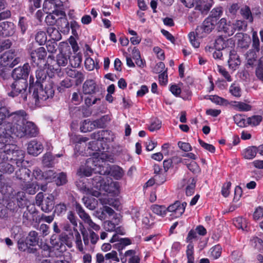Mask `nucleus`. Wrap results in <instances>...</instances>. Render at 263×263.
Masks as SVG:
<instances>
[{"instance_id":"nucleus-49","label":"nucleus","mask_w":263,"mask_h":263,"mask_svg":"<svg viewBox=\"0 0 263 263\" xmlns=\"http://www.w3.org/2000/svg\"><path fill=\"white\" fill-rule=\"evenodd\" d=\"M222 14V9L221 7H216L212 9L211 11V14L210 16L208 17H211L212 20L215 18L214 23L216 21L217 19H218Z\"/></svg>"},{"instance_id":"nucleus-34","label":"nucleus","mask_w":263,"mask_h":263,"mask_svg":"<svg viewBox=\"0 0 263 263\" xmlns=\"http://www.w3.org/2000/svg\"><path fill=\"white\" fill-rule=\"evenodd\" d=\"M240 13L243 18L248 20L249 22L252 23L253 22V18L252 13L248 6H245L244 7L241 8Z\"/></svg>"},{"instance_id":"nucleus-17","label":"nucleus","mask_w":263,"mask_h":263,"mask_svg":"<svg viewBox=\"0 0 263 263\" xmlns=\"http://www.w3.org/2000/svg\"><path fill=\"white\" fill-rule=\"evenodd\" d=\"M97 85L92 80H86L83 85V92L84 94H92L96 92Z\"/></svg>"},{"instance_id":"nucleus-1","label":"nucleus","mask_w":263,"mask_h":263,"mask_svg":"<svg viewBox=\"0 0 263 263\" xmlns=\"http://www.w3.org/2000/svg\"><path fill=\"white\" fill-rule=\"evenodd\" d=\"M28 118L24 110L10 111L0 101V137L8 138L12 135L18 138L36 137L38 128L33 122L27 121Z\"/></svg>"},{"instance_id":"nucleus-13","label":"nucleus","mask_w":263,"mask_h":263,"mask_svg":"<svg viewBox=\"0 0 263 263\" xmlns=\"http://www.w3.org/2000/svg\"><path fill=\"white\" fill-rule=\"evenodd\" d=\"M93 159H88L84 165H82L77 172V175L80 177H88L91 175L93 171V168H91L90 164H93Z\"/></svg>"},{"instance_id":"nucleus-23","label":"nucleus","mask_w":263,"mask_h":263,"mask_svg":"<svg viewBox=\"0 0 263 263\" xmlns=\"http://www.w3.org/2000/svg\"><path fill=\"white\" fill-rule=\"evenodd\" d=\"M246 67H253L256 61L257 55L253 50H248L246 54Z\"/></svg>"},{"instance_id":"nucleus-64","label":"nucleus","mask_w":263,"mask_h":263,"mask_svg":"<svg viewBox=\"0 0 263 263\" xmlns=\"http://www.w3.org/2000/svg\"><path fill=\"white\" fill-rule=\"evenodd\" d=\"M67 210V207L64 203H60L55 205L54 213L58 215H61L64 214Z\"/></svg>"},{"instance_id":"nucleus-38","label":"nucleus","mask_w":263,"mask_h":263,"mask_svg":"<svg viewBox=\"0 0 263 263\" xmlns=\"http://www.w3.org/2000/svg\"><path fill=\"white\" fill-rule=\"evenodd\" d=\"M101 141L111 142L114 139V135L110 130H101Z\"/></svg>"},{"instance_id":"nucleus-22","label":"nucleus","mask_w":263,"mask_h":263,"mask_svg":"<svg viewBox=\"0 0 263 263\" xmlns=\"http://www.w3.org/2000/svg\"><path fill=\"white\" fill-rule=\"evenodd\" d=\"M59 239L69 248H71L72 246V241L74 240L73 232H70L68 234L66 233H62L60 235Z\"/></svg>"},{"instance_id":"nucleus-5","label":"nucleus","mask_w":263,"mask_h":263,"mask_svg":"<svg viewBox=\"0 0 263 263\" xmlns=\"http://www.w3.org/2000/svg\"><path fill=\"white\" fill-rule=\"evenodd\" d=\"M92 184L97 190L110 192L109 186H115L116 183L111 181V179L107 176L96 174L92 179Z\"/></svg>"},{"instance_id":"nucleus-48","label":"nucleus","mask_w":263,"mask_h":263,"mask_svg":"<svg viewBox=\"0 0 263 263\" xmlns=\"http://www.w3.org/2000/svg\"><path fill=\"white\" fill-rule=\"evenodd\" d=\"M53 158L50 153H47L44 154L43 157V163L44 166L51 167L53 164Z\"/></svg>"},{"instance_id":"nucleus-16","label":"nucleus","mask_w":263,"mask_h":263,"mask_svg":"<svg viewBox=\"0 0 263 263\" xmlns=\"http://www.w3.org/2000/svg\"><path fill=\"white\" fill-rule=\"evenodd\" d=\"M39 206H41V210L45 213L51 212L54 208L53 196L52 195H49L44 199V200Z\"/></svg>"},{"instance_id":"nucleus-51","label":"nucleus","mask_w":263,"mask_h":263,"mask_svg":"<svg viewBox=\"0 0 263 263\" xmlns=\"http://www.w3.org/2000/svg\"><path fill=\"white\" fill-rule=\"evenodd\" d=\"M211 255L214 259L219 258L221 254L222 248L220 245H216L211 249Z\"/></svg>"},{"instance_id":"nucleus-32","label":"nucleus","mask_w":263,"mask_h":263,"mask_svg":"<svg viewBox=\"0 0 263 263\" xmlns=\"http://www.w3.org/2000/svg\"><path fill=\"white\" fill-rule=\"evenodd\" d=\"M92 121L89 119L83 120L80 124V130L83 133L90 132L94 129Z\"/></svg>"},{"instance_id":"nucleus-53","label":"nucleus","mask_w":263,"mask_h":263,"mask_svg":"<svg viewBox=\"0 0 263 263\" xmlns=\"http://www.w3.org/2000/svg\"><path fill=\"white\" fill-rule=\"evenodd\" d=\"M117 225V223H115L111 220H106L103 223V228L106 231L114 232Z\"/></svg>"},{"instance_id":"nucleus-27","label":"nucleus","mask_w":263,"mask_h":263,"mask_svg":"<svg viewBox=\"0 0 263 263\" xmlns=\"http://www.w3.org/2000/svg\"><path fill=\"white\" fill-rule=\"evenodd\" d=\"M257 152V147L251 146L245 149L243 155L245 159H252L256 156Z\"/></svg>"},{"instance_id":"nucleus-52","label":"nucleus","mask_w":263,"mask_h":263,"mask_svg":"<svg viewBox=\"0 0 263 263\" xmlns=\"http://www.w3.org/2000/svg\"><path fill=\"white\" fill-rule=\"evenodd\" d=\"M55 181L57 185H62L65 184L67 182L66 175L64 173H60L59 174H57V177L55 178Z\"/></svg>"},{"instance_id":"nucleus-14","label":"nucleus","mask_w":263,"mask_h":263,"mask_svg":"<svg viewBox=\"0 0 263 263\" xmlns=\"http://www.w3.org/2000/svg\"><path fill=\"white\" fill-rule=\"evenodd\" d=\"M110 242H117L114 245L115 248L118 249V251L122 250L126 246L129 245L131 243V241L129 239L127 238H120L118 235L114 234L111 239L110 240Z\"/></svg>"},{"instance_id":"nucleus-60","label":"nucleus","mask_w":263,"mask_h":263,"mask_svg":"<svg viewBox=\"0 0 263 263\" xmlns=\"http://www.w3.org/2000/svg\"><path fill=\"white\" fill-rule=\"evenodd\" d=\"M46 47L49 52L54 53L57 49V43L55 41L49 40L46 43Z\"/></svg>"},{"instance_id":"nucleus-9","label":"nucleus","mask_w":263,"mask_h":263,"mask_svg":"<svg viewBox=\"0 0 263 263\" xmlns=\"http://www.w3.org/2000/svg\"><path fill=\"white\" fill-rule=\"evenodd\" d=\"M47 52L44 47H41L30 52V56L32 62L35 65L39 66L42 62H44Z\"/></svg>"},{"instance_id":"nucleus-56","label":"nucleus","mask_w":263,"mask_h":263,"mask_svg":"<svg viewBox=\"0 0 263 263\" xmlns=\"http://www.w3.org/2000/svg\"><path fill=\"white\" fill-rule=\"evenodd\" d=\"M57 5L55 0L46 1L43 5L44 9L45 11L51 10V11L52 10H55V8Z\"/></svg>"},{"instance_id":"nucleus-11","label":"nucleus","mask_w":263,"mask_h":263,"mask_svg":"<svg viewBox=\"0 0 263 263\" xmlns=\"http://www.w3.org/2000/svg\"><path fill=\"white\" fill-rule=\"evenodd\" d=\"M43 150L42 144L34 139L28 143L27 152L29 155L33 156H37L40 154Z\"/></svg>"},{"instance_id":"nucleus-39","label":"nucleus","mask_w":263,"mask_h":263,"mask_svg":"<svg viewBox=\"0 0 263 263\" xmlns=\"http://www.w3.org/2000/svg\"><path fill=\"white\" fill-rule=\"evenodd\" d=\"M196 180L194 178H191L189 180V184L186 187L185 193L186 196H190L192 195L195 191Z\"/></svg>"},{"instance_id":"nucleus-57","label":"nucleus","mask_w":263,"mask_h":263,"mask_svg":"<svg viewBox=\"0 0 263 263\" xmlns=\"http://www.w3.org/2000/svg\"><path fill=\"white\" fill-rule=\"evenodd\" d=\"M81 62V58L79 55H74L69 58V63L72 67H78L80 65Z\"/></svg>"},{"instance_id":"nucleus-29","label":"nucleus","mask_w":263,"mask_h":263,"mask_svg":"<svg viewBox=\"0 0 263 263\" xmlns=\"http://www.w3.org/2000/svg\"><path fill=\"white\" fill-rule=\"evenodd\" d=\"M110 168L108 164L107 165H99L95 168H93L95 174H99L102 176H106L110 172Z\"/></svg>"},{"instance_id":"nucleus-2","label":"nucleus","mask_w":263,"mask_h":263,"mask_svg":"<svg viewBox=\"0 0 263 263\" xmlns=\"http://www.w3.org/2000/svg\"><path fill=\"white\" fill-rule=\"evenodd\" d=\"M33 78L30 77V87L29 91L33 92L32 96L35 99V103L41 101H46L49 98H52L54 94L53 83L52 81H48L44 84H33Z\"/></svg>"},{"instance_id":"nucleus-31","label":"nucleus","mask_w":263,"mask_h":263,"mask_svg":"<svg viewBox=\"0 0 263 263\" xmlns=\"http://www.w3.org/2000/svg\"><path fill=\"white\" fill-rule=\"evenodd\" d=\"M36 81L35 84H39V85L41 84H45V82L46 83H48V82H46L45 80L47 78V72L44 70V69H40L37 70L36 71Z\"/></svg>"},{"instance_id":"nucleus-63","label":"nucleus","mask_w":263,"mask_h":263,"mask_svg":"<svg viewBox=\"0 0 263 263\" xmlns=\"http://www.w3.org/2000/svg\"><path fill=\"white\" fill-rule=\"evenodd\" d=\"M188 169L194 174H198L200 172V168L197 163L194 161L191 162L186 165Z\"/></svg>"},{"instance_id":"nucleus-15","label":"nucleus","mask_w":263,"mask_h":263,"mask_svg":"<svg viewBox=\"0 0 263 263\" xmlns=\"http://www.w3.org/2000/svg\"><path fill=\"white\" fill-rule=\"evenodd\" d=\"M31 173L30 170L27 167H21L16 171L15 176L17 179L23 182H29Z\"/></svg>"},{"instance_id":"nucleus-21","label":"nucleus","mask_w":263,"mask_h":263,"mask_svg":"<svg viewBox=\"0 0 263 263\" xmlns=\"http://www.w3.org/2000/svg\"><path fill=\"white\" fill-rule=\"evenodd\" d=\"M14 57L15 55L14 52L9 51L5 52L0 56V65L3 66L9 65Z\"/></svg>"},{"instance_id":"nucleus-30","label":"nucleus","mask_w":263,"mask_h":263,"mask_svg":"<svg viewBox=\"0 0 263 263\" xmlns=\"http://www.w3.org/2000/svg\"><path fill=\"white\" fill-rule=\"evenodd\" d=\"M47 32L51 37V40L57 41L61 39V34L59 30L52 26L48 27Z\"/></svg>"},{"instance_id":"nucleus-4","label":"nucleus","mask_w":263,"mask_h":263,"mask_svg":"<svg viewBox=\"0 0 263 263\" xmlns=\"http://www.w3.org/2000/svg\"><path fill=\"white\" fill-rule=\"evenodd\" d=\"M27 86V80H15L10 85L9 89H11V91L8 93V95L9 96L14 97L20 94L24 101H26Z\"/></svg>"},{"instance_id":"nucleus-61","label":"nucleus","mask_w":263,"mask_h":263,"mask_svg":"<svg viewBox=\"0 0 263 263\" xmlns=\"http://www.w3.org/2000/svg\"><path fill=\"white\" fill-rule=\"evenodd\" d=\"M161 126V121L158 119H155L148 126V129L151 132L158 130Z\"/></svg>"},{"instance_id":"nucleus-18","label":"nucleus","mask_w":263,"mask_h":263,"mask_svg":"<svg viewBox=\"0 0 263 263\" xmlns=\"http://www.w3.org/2000/svg\"><path fill=\"white\" fill-rule=\"evenodd\" d=\"M213 5L212 0H209L207 3L202 2L199 0L198 4L196 5L195 10H199L202 14H206Z\"/></svg>"},{"instance_id":"nucleus-55","label":"nucleus","mask_w":263,"mask_h":263,"mask_svg":"<svg viewBox=\"0 0 263 263\" xmlns=\"http://www.w3.org/2000/svg\"><path fill=\"white\" fill-rule=\"evenodd\" d=\"M57 177V173L51 170L44 172V180L47 182H51L53 179H55Z\"/></svg>"},{"instance_id":"nucleus-12","label":"nucleus","mask_w":263,"mask_h":263,"mask_svg":"<svg viewBox=\"0 0 263 263\" xmlns=\"http://www.w3.org/2000/svg\"><path fill=\"white\" fill-rule=\"evenodd\" d=\"M186 205L185 202L181 203L179 201H176L166 208V210L167 211L174 213L176 217H180L184 213Z\"/></svg>"},{"instance_id":"nucleus-10","label":"nucleus","mask_w":263,"mask_h":263,"mask_svg":"<svg viewBox=\"0 0 263 263\" xmlns=\"http://www.w3.org/2000/svg\"><path fill=\"white\" fill-rule=\"evenodd\" d=\"M30 71V66L28 63H25L22 67H18L14 69L12 72V77L14 80H26L28 77Z\"/></svg>"},{"instance_id":"nucleus-7","label":"nucleus","mask_w":263,"mask_h":263,"mask_svg":"<svg viewBox=\"0 0 263 263\" xmlns=\"http://www.w3.org/2000/svg\"><path fill=\"white\" fill-rule=\"evenodd\" d=\"M51 12H49V14L45 18V22L48 25L53 26L59 19L63 20L64 21L66 26L69 25L67 20L65 17H63L65 16L64 12L57 10H52Z\"/></svg>"},{"instance_id":"nucleus-35","label":"nucleus","mask_w":263,"mask_h":263,"mask_svg":"<svg viewBox=\"0 0 263 263\" xmlns=\"http://www.w3.org/2000/svg\"><path fill=\"white\" fill-rule=\"evenodd\" d=\"M74 232V240H75V242L77 246L78 249L81 252L83 251V247L81 240V237L80 233L78 231L77 229L73 230Z\"/></svg>"},{"instance_id":"nucleus-42","label":"nucleus","mask_w":263,"mask_h":263,"mask_svg":"<svg viewBox=\"0 0 263 263\" xmlns=\"http://www.w3.org/2000/svg\"><path fill=\"white\" fill-rule=\"evenodd\" d=\"M235 123L240 127H243L247 125V121H246L245 116L237 114L233 117Z\"/></svg>"},{"instance_id":"nucleus-3","label":"nucleus","mask_w":263,"mask_h":263,"mask_svg":"<svg viewBox=\"0 0 263 263\" xmlns=\"http://www.w3.org/2000/svg\"><path fill=\"white\" fill-rule=\"evenodd\" d=\"M215 28V23L211 17H207L200 26L197 27L196 34L194 32H190L189 35L190 42L195 48H198L200 43L196 39V35L199 37H203L209 34Z\"/></svg>"},{"instance_id":"nucleus-19","label":"nucleus","mask_w":263,"mask_h":263,"mask_svg":"<svg viewBox=\"0 0 263 263\" xmlns=\"http://www.w3.org/2000/svg\"><path fill=\"white\" fill-rule=\"evenodd\" d=\"M231 40H225L220 36L215 41L214 47L216 50H223L228 47L229 44H232Z\"/></svg>"},{"instance_id":"nucleus-33","label":"nucleus","mask_w":263,"mask_h":263,"mask_svg":"<svg viewBox=\"0 0 263 263\" xmlns=\"http://www.w3.org/2000/svg\"><path fill=\"white\" fill-rule=\"evenodd\" d=\"M35 40L39 45H43L47 41V35L46 32L42 30L37 31L35 35Z\"/></svg>"},{"instance_id":"nucleus-8","label":"nucleus","mask_w":263,"mask_h":263,"mask_svg":"<svg viewBox=\"0 0 263 263\" xmlns=\"http://www.w3.org/2000/svg\"><path fill=\"white\" fill-rule=\"evenodd\" d=\"M10 150V152L8 153L9 156H11L10 157V159L15 161L16 165L19 166L24 160V152L22 150L20 149L15 144L11 145Z\"/></svg>"},{"instance_id":"nucleus-46","label":"nucleus","mask_w":263,"mask_h":263,"mask_svg":"<svg viewBox=\"0 0 263 263\" xmlns=\"http://www.w3.org/2000/svg\"><path fill=\"white\" fill-rule=\"evenodd\" d=\"M186 254L187 258V263H194V246L192 243L187 245Z\"/></svg>"},{"instance_id":"nucleus-54","label":"nucleus","mask_w":263,"mask_h":263,"mask_svg":"<svg viewBox=\"0 0 263 263\" xmlns=\"http://www.w3.org/2000/svg\"><path fill=\"white\" fill-rule=\"evenodd\" d=\"M67 218L72 225L73 230L77 229L78 226V219L74 215V213L72 211L68 212Z\"/></svg>"},{"instance_id":"nucleus-36","label":"nucleus","mask_w":263,"mask_h":263,"mask_svg":"<svg viewBox=\"0 0 263 263\" xmlns=\"http://www.w3.org/2000/svg\"><path fill=\"white\" fill-rule=\"evenodd\" d=\"M77 186L79 189L83 192L84 193H86L87 194H91L93 196L99 197L100 195V193L99 191H92L91 189L88 187H87L83 183L82 184H77Z\"/></svg>"},{"instance_id":"nucleus-45","label":"nucleus","mask_w":263,"mask_h":263,"mask_svg":"<svg viewBox=\"0 0 263 263\" xmlns=\"http://www.w3.org/2000/svg\"><path fill=\"white\" fill-rule=\"evenodd\" d=\"M234 224L238 229H240L243 231L245 230L247 227L246 220L242 217H238L234 220Z\"/></svg>"},{"instance_id":"nucleus-37","label":"nucleus","mask_w":263,"mask_h":263,"mask_svg":"<svg viewBox=\"0 0 263 263\" xmlns=\"http://www.w3.org/2000/svg\"><path fill=\"white\" fill-rule=\"evenodd\" d=\"M85 66L87 69L89 71L93 70L95 68H98V62L95 61L91 58H87L85 61Z\"/></svg>"},{"instance_id":"nucleus-44","label":"nucleus","mask_w":263,"mask_h":263,"mask_svg":"<svg viewBox=\"0 0 263 263\" xmlns=\"http://www.w3.org/2000/svg\"><path fill=\"white\" fill-rule=\"evenodd\" d=\"M14 170L13 166L8 162L0 163V171L4 173L11 174Z\"/></svg>"},{"instance_id":"nucleus-24","label":"nucleus","mask_w":263,"mask_h":263,"mask_svg":"<svg viewBox=\"0 0 263 263\" xmlns=\"http://www.w3.org/2000/svg\"><path fill=\"white\" fill-rule=\"evenodd\" d=\"M82 201L85 206L90 210H94L98 204V200L93 197H84Z\"/></svg>"},{"instance_id":"nucleus-40","label":"nucleus","mask_w":263,"mask_h":263,"mask_svg":"<svg viewBox=\"0 0 263 263\" xmlns=\"http://www.w3.org/2000/svg\"><path fill=\"white\" fill-rule=\"evenodd\" d=\"M11 137L6 138L4 137H2V138H4V140H3L2 141H0V152L4 151L5 153L8 154L9 152H10V149L11 147V145L12 144L8 143V139H10ZM1 138V137H0Z\"/></svg>"},{"instance_id":"nucleus-59","label":"nucleus","mask_w":263,"mask_h":263,"mask_svg":"<svg viewBox=\"0 0 263 263\" xmlns=\"http://www.w3.org/2000/svg\"><path fill=\"white\" fill-rule=\"evenodd\" d=\"M57 62L59 66H65L68 63V59L65 55L60 53L57 56Z\"/></svg>"},{"instance_id":"nucleus-43","label":"nucleus","mask_w":263,"mask_h":263,"mask_svg":"<svg viewBox=\"0 0 263 263\" xmlns=\"http://www.w3.org/2000/svg\"><path fill=\"white\" fill-rule=\"evenodd\" d=\"M250 243L252 247L257 250H260L263 246V240L256 236H253L250 239Z\"/></svg>"},{"instance_id":"nucleus-26","label":"nucleus","mask_w":263,"mask_h":263,"mask_svg":"<svg viewBox=\"0 0 263 263\" xmlns=\"http://www.w3.org/2000/svg\"><path fill=\"white\" fill-rule=\"evenodd\" d=\"M109 174L116 180L120 179L123 176L124 172L123 169L117 165L110 167Z\"/></svg>"},{"instance_id":"nucleus-62","label":"nucleus","mask_w":263,"mask_h":263,"mask_svg":"<svg viewBox=\"0 0 263 263\" xmlns=\"http://www.w3.org/2000/svg\"><path fill=\"white\" fill-rule=\"evenodd\" d=\"M230 92L234 96L236 97H239L241 96L240 94V87L235 84H232L229 89Z\"/></svg>"},{"instance_id":"nucleus-50","label":"nucleus","mask_w":263,"mask_h":263,"mask_svg":"<svg viewBox=\"0 0 263 263\" xmlns=\"http://www.w3.org/2000/svg\"><path fill=\"white\" fill-rule=\"evenodd\" d=\"M43 250L44 252L43 254L46 257H53L54 256L58 257L60 254L57 255L54 253V249L52 248L48 245H44L43 247Z\"/></svg>"},{"instance_id":"nucleus-41","label":"nucleus","mask_w":263,"mask_h":263,"mask_svg":"<svg viewBox=\"0 0 263 263\" xmlns=\"http://www.w3.org/2000/svg\"><path fill=\"white\" fill-rule=\"evenodd\" d=\"M151 209L155 214L162 216L165 215L167 212L166 208L164 205H153Z\"/></svg>"},{"instance_id":"nucleus-25","label":"nucleus","mask_w":263,"mask_h":263,"mask_svg":"<svg viewBox=\"0 0 263 263\" xmlns=\"http://www.w3.org/2000/svg\"><path fill=\"white\" fill-rule=\"evenodd\" d=\"M23 190L30 195H34L39 189V185L36 182L26 183L23 186Z\"/></svg>"},{"instance_id":"nucleus-20","label":"nucleus","mask_w":263,"mask_h":263,"mask_svg":"<svg viewBox=\"0 0 263 263\" xmlns=\"http://www.w3.org/2000/svg\"><path fill=\"white\" fill-rule=\"evenodd\" d=\"M240 60L239 55L234 50H230L228 64L230 67L235 68L240 64Z\"/></svg>"},{"instance_id":"nucleus-58","label":"nucleus","mask_w":263,"mask_h":263,"mask_svg":"<svg viewBox=\"0 0 263 263\" xmlns=\"http://www.w3.org/2000/svg\"><path fill=\"white\" fill-rule=\"evenodd\" d=\"M252 42V47L256 52H259L260 50V42L256 32L253 33Z\"/></svg>"},{"instance_id":"nucleus-28","label":"nucleus","mask_w":263,"mask_h":263,"mask_svg":"<svg viewBox=\"0 0 263 263\" xmlns=\"http://www.w3.org/2000/svg\"><path fill=\"white\" fill-rule=\"evenodd\" d=\"M26 240L29 246H36L39 243L38 233L35 231H30Z\"/></svg>"},{"instance_id":"nucleus-6","label":"nucleus","mask_w":263,"mask_h":263,"mask_svg":"<svg viewBox=\"0 0 263 263\" xmlns=\"http://www.w3.org/2000/svg\"><path fill=\"white\" fill-rule=\"evenodd\" d=\"M76 211L79 217L86 224H87L91 228L95 231H98L100 229V227L93 222L91 220L90 216L87 214L82 205L76 202L75 204Z\"/></svg>"},{"instance_id":"nucleus-47","label":"nucleus","mask_w":263,"mask_h":263,"mask_svg":"<svg viewBox=\"0 0 263 263\" xmlns=\"http://www.w3.org/2000/svg\"><path fill=\"white\" fill-rule=\"evenodd\" d=\"M262 120V117L260 115H255L247 119V125L252 126L258 125Z\"/></svg>"}]
</instances>
